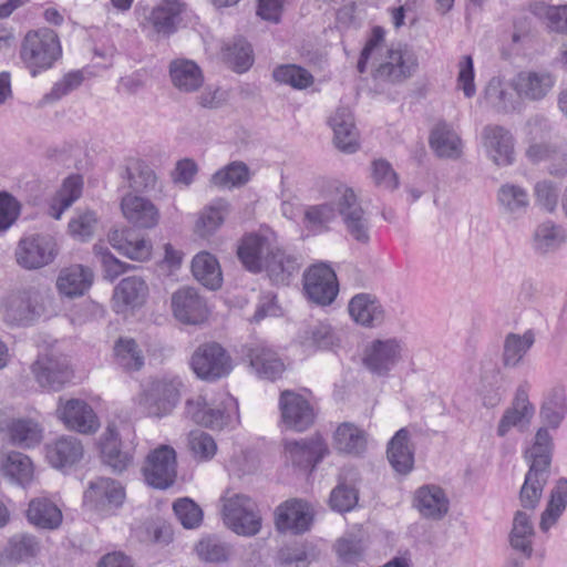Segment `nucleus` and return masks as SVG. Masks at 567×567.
Masks as SVG:
<instances>
[{"instance_id":"7c9ffc66","label":"nucleus","mask_w":567,"mask_h":567,"mask_svg":"<svg viewBox=\"0 0 567 567\" xmlns=\"http://www.w3.org/2000/svg\"><path fill=\"white\" fill-rule=\"evenodd\" d=\"M299 269V264L293 256L287 255L277 245L271 254L266 255V261L262 264V271H266L269 279L279 285H286L289 278Z\"/></svg>"},{"instance_id":"f3484780","label":"nucleus","mask_w":567,"mask_h":567,"mask_svg":"<svg viewBox=\"0 0 567 567\" xmlns=\"http://www.w3.org/2000/svg\"><path fill=\"white\" fill-rule=\"evenodd\" d=\"M0 432L22 447H33L42 441L43 429L33 419H12L7 410H0Z\"/></svg>"},{"instance_id":"4c0bfd02","label":"nucleus","mask_w":567,"mask_h":567,"mask_svg":"<svg viewBox=\"0 0 567 567\" xmlns=\"http://www.w3.org/2000/svg\"><path fill=\"white\" fill-rule=\"evenodd\" d=\"M181 12L182 3L179 1L163 0L152 10L147 21L156 33L168 35L176 30Z\"/></svg>"},{"instance_id":"c9c22d12","label":"nucleus","mask_w":567,"mask_h":567,"mask_svg":"<svg viewBox=\"0 0 567 567\" xmlns=\"http://www.w3.org/2000/svg\"><path fill=\"white\" fill-rule=\"evenodd\" d=\"M250 365L260 379L276 380L285 371L281 359L270 349L254 348L249 351Z\"/></svg>"},{"instance_id":"6ab92c4d","label":"nucleus","mask_w":567,"mask_h":567,"mask_svg":"<svg viewBox=\"0 0 567 567\" xmlns=\"http://www.w3.org/2000/svg\"><path fill=\"white\" fill-rule=\"evenodd\" d=\"M482 140L487 156L497 166H507L514 162V138L511 132L501 125H486Z\"/></svg>"},{"instance_id":"c756f323","label":"nucleus","mask_w":567,"mask_h":567,"mask_svg":"<svg viewBox=\"0 0 567 567\" xmlns=\"http://www.w3.org/2000/svg\"><path fill=\"white\" fill-rule=\"evenodd\" d=\"M169 75L174 87L183 93H193L204 84V74L192 60L176 59L172 61Z\"/></svg>"},{"instance_id":"69168bd1","label":"nucleus","mask_w":567,"mask_h":567,"mask_svg":"<svg viewBox=\"0 0 567 567\" xmlns=\"http://www.w3.org/2000/svg\"><path fill=\"white\" fill-rule=\"evenodd\" d=\"M157 177L152 168L146 165H136L128 171L130 187L136 192H147L156 185Z\"/></svg>"},{"instance_id":"aec40b11","label":"nucleus","mask_w":567,"mask_h":567,"mask_svg":"<svg viewBox=\"0 0 567 567\" xmlns=\"http://www.w3.org/2000/svg\"><path fill=\"white\" fill-rule=\"evenodd\" d=\"M285 451L293 465L305 470H312L329 453L320 434L308 440L288 441L285 443Z\"/></svg>"},{"instance_id":"a878e982","label":"nucleus","mask_w":567,"mask_h":567,"mask_svg":"<svg viewBox=\"0 0 567 567\" xmlns=\"http://www.w3.org/2000/svg\"><path fill=\"white\" fill-rule=\"evenodd\" d=\"M110 245L120 254L132 260L145 261L151 258L152 245L144 238H140L130 228L112 229L107 235Z\"/></svg>"},{"instance_id":"13d9d810","label":"nucleus","mask_w":567,"mask_h":567,"mask_svg":"<svg viewBox=\"0 0 567 567\" xmlns=\"http://www.w3.org/2000/svg\"><path fill=\"white\" fill-rule=\"evenodd\" d=\"M300 340L306 348H328L333 343V331L329 324L318 322L305 329Z\"/></svg>"},{"instance_id":"a19ab883","label":"nucleus","mask_w":567,"mask_h":567,"mask_svg":"<svg viewBox=\"0 0 567 567\" xmlns=\"http://www.w3.org/2000/svg\"><path fill=\"white\" fill-rule=\"evenodd\" d=\"M534 415V408L528 401L526 392H518L513 405L502 417L497 433L504 436L513 426H526Z\"/></svg>"},{"instance_id":"de8ad7c7","label":"nucleus","mask_w":567,"mask_h":567,"mask_svg":"<svg viewBox=\"0 0 567 567\" xmlns=\"http://www.w3.org/2000/svg\"><path fill=\"white\" fill-rule=\"evenodd\" d=\"M2 471L21 485L31 483L34 475V467L30 457L19 452H11L7 455L2 464Z\"/></svg>"},{"instance_id":"cd10ccee","label":"nucleus","mask_w":567,"mask_h":567,"mask_svg":"<svg viewBox=\"0 0 567 567\" xmlns=\"http://www.w3.org/2000/svg\"><path fill=\"white\" fill-rule=\"evenodd\" d=\"M121 208L124 217L136 227L153 228L158 223V209L146 198L128 194L122 198Z\"/></svg>"},{"instance_id":"b1692460","label":"nucleus","mask_w":567,"mask_h":567,"mask_svg":"<svg viewBox=\"0 0 567 567\" xmlns=\"http://www.w3.org/2000/svg\"><path fill=\"white\" fill-rule=\"evenodd\" d=\"M148 286L142 277L123 278L114 288L113 307L117 313L140 308L146 301Z\"/></svg>"},{"instance_id":"7ed1b4c3","label":"nucleus","mask_w":567,"mask_h":567,"mask_svg":"<svg viewBox=\"0 0 567 567\" xmlns=\"http://www.w3.org/2000/svg\"><path fill=\"white\" fill-rule=\"evenodd\" d=\"M60 55V41L51 29L30 31L22 41L20 56L33 76L50 69Z\"/></svg>"},{"instance_id":"39448f33","label":"nucleus","mask_w":567,"mask_h":567,"mask_svg":"<svg viewBox=\"0 0 567 567\" xmlns=\"http://www.w3.org/2000/svg\"><path fill=\"white\" fill-rule=\"evenodd\" d=\"M223 518L238 535L254 536L261 528V517L256 504L247 496L234 494L223 498Z\"/></svg>"},{"instance_id":"bb28decb","label":"nucleus","mask_w":567,"mask_h":567,"mask_svg":"<svg viewBox=\"0 0 567 567\" xmlns=\"http://www.w3.org/2000/svg\"><path fill=\"white\" fill-rule=\"evenodd\" d=\"M94 274L91 268L82 265H72L60 270L56 278L58 291L68 297L83 296L93 284Z\"/></svg>"},{"instance_id":"2eb2a0df","label":"nucleus","mask_w":567,"mask_h":567,"mask_svg":"<svg viewBox=\"0 0 567 567\" xmlns=\"http://www.w3.org/2000/svg\"><path fill=\"white\" fill-rule=\"evenodd\" d=\"M59 419L70 431L80 434H94L100 429V420L94 410L84 401L68 400L56 410Z\"/></svg>"},{"instance_id":"f8f14e48","label":"nucleus","mask_w":567,"mask_h":567,"mask_svg":"<svg viewBox=\"0 0 567 567\" xmlns=\"http://www.w3.org/2000/svg\"><path fill=\"white\" fill-rule=\"evenodd\" d=\"M303 281L307 297L317 305H330L338 295L337 276L333 269L326 264L310 267L305 274Z\"/></svg>"},{"instance_id":"774afa93","label":"nucleus","mask_w":567,"mask_h":567,"mask_svg":"<svg viewBox=\"0 0 567 567\" xmlns=\"http://www.w3.org/2000/svg\"><path fill=\"white\" fill-rule=\"evenodd\" d=\"M20 213L19 202L8 193H0V231L7 230Z\"/></svg>"},{"instance_id":"5701e85b","label":"nucleus","mask_w":567,"mask_h":567,"mask_svg":"<svg viewBox=\"0 0 567 567\" xmlns=\"http://www.w3.org/2000/svg\"><path fill=\"white\" fill-rule=\"evenodd\" d=\"M281 415L290 429L302 432L315 421V412L309 402L298 392H281Z\"/></svg>"},{"instance_id":"c03bdc74","label":"nucleus","mask_w":567,"mask_h":567,"mask_svg":"<svg viewBox=\"0 0 567 567\" xmlns=\"http://www.w3.org/2000/svg\"><path fill=\"white\" fill-rule=\"evenodd\" d=\"M249 179L248 166L244 162L235 161L214 173L210 184L217 188L231 189L246 185Z\"/></svg>"},{"instance_id":"72a5a7b5","label":"nucleus","mask_w":567,"mask_h":567,"mask_svg":"<svg viewBox=\"0 0 567 567\" xmlns=\"http://www.w3.org/2000/svg\"><path fill=\"white\" fill-rule=\"evenodd\" d=\"M430 146L440 157L457 158L462 153V141L445 122H439L430 135Z\"/></svg>"},{"instance_id":"9b49d317","label":"nucleus","mask_w":567,"mask_h":567,"mask_svg":"<svg viewBox=\"0 0 567 567\" xmlns=\"http://www.w3.org/2000/svg\"><path fill=\"white\" fill-rule=\"evenodd\" d=\"M126 498L124 486L112 478L99 477L90 483L84 492V503L92 508L112 514L120 508Z\"/></svg>"},{"instance_id":"6e6d98bb","label":"nucleus","mask_w":567,"mask_h":567,"mask_svg":"<svg viewBox=\"0 0 567 567\" xmlns=\"http://www.w3.org/2000/svg\"><path fill=\"white\" fill-rule=\"evenodd\" d=\"M38 549V543L33 536L21 534L9 539L4 555L9 560L19 561L35 556Z\"/></svg>"},{"instance_id":"680f3d73","label":"nucleus","mask_w":567,"mask_h":567,"mask_svg":"<svg viewBox=\"0 0 567 567\" xmlns=\"http://www.w3.org/2000/svg\"><path fill=\"white\" fill-rule=\"evenodd\" d=\"M334 549L341 563L354 564L361 560L364 548L361 539L354 537H342L337 540Z\"/></svg>"},{"instance_id":"a18cd8bd","label":"nucleus","mask_w":567,"mask_h":567,"mask_svg":"<svg viewBox=\"0 0 567 567\" xmlns=\"http://www.w3.org/2000/svg\"><path fill=\"white\" fill-rule=\"evenodd\" d=\"M534 333L526 331L524 334L508 333L503 346V363L505 367H516L520 363L527 351L534 343Z\"/></svg>"},{"instance_id":"052dcab7","label":"nucleus","mask_w":567,"mask_h":567,"mask_svg":"<svg viewBox=\"0 0 567 567\" xmlns=\"http://www.w3.org/2000/svg\"><path fill=\"white\" fill-rule=\"evenodd\" d=\"M177 519L185 528H196L203 522L202 508L190 498H179L173 504Z\"/></svg>"},{"instance_id":"dca6fc26","label":"nucleus","mask_w":567,"mask_h":567,"mask_svg":"<svg viewBox=\"0 0 567 567\" xmlns=\"http://www.w3.org/2000/svg\"><path fill=\"white\" fill-rule=\"evenodd\" d=\"M31 372L42 388L63 386L73 378L66 360L50 353L38 355L31 364Z\"/></svg>"},{"instance_id":"4468645a","label":"nucleus","mask_w":567,"mask_h":567,"mask_svg":"<svg viewBox=\"0 0 567 567\" xmlns=\"http://www.w3.org/2000/svg\"><path fill=\"white\" fill-rule=\"evenodd\" d=\"M175 318L186 324L203 323L208 317L206 300L193 287H182L172 295Z\"/></svg>"},{"instance_id":"bf43d9fd","label":"nucleus","mask_w":567,"mask_h":567,"mask_svg":"<svg viewBox=\"0 0 567 567\" xmlns=\"http://www.w3.org/2000/svg\"><path fill=\"white\" fill-rule=\"evenodd\" d=\"M97 226V217L93 210H79L69 223V233L79 240L93 236Z\"/></svg>"},{"instance_id":"1a4fd4ad","label":"nucleus","mask_w":567,"mask_h":567,"mask_svg":"<svg viewBox=\"0 0 567 567\" xmlns=\"http://www.w3.org/2000/svg\"><path fill=\"white\" fill-rule=\"evenodd\" d=\"M190 364L195 374L205 381L219 380L233 370L230 355L217 342L200 344L193 353Z\"/></svg>"},{"instance_id":"8fccbe9b","label":"nucleus","mask_w":567,"mask_h":567,"mask_svg":"<svg viewBox=\"0 0 567 567\" xmlns=\"http://www.w3.org/2000/svg\"><path fill=\"white\" fill-rule=\"evenodd\" d=\"M274 79L296 90H305L315 82L313 75L305 68L297 64H285L274 70Z\"/></svg>"},{"instance_id":"4be33fe9","label":"nucleus","mask_w":567,"mask_h":567,"mask_svg":"<svg viewBox=\"0 0 567 567\" xmlns=\"http://www.w3.org/2000/svg\"><path fill=\"white\" fill-rule=\"evenodd\" d=\"M555 80L546 71H520L511 81V89L522 100L539 101L553 89Z\"/></svg>"},{"instance_id":"58836bf2","label":"nucleus","mask_w":567,"mask_h":567,"mask_svg":"<svg viewBox=\"0 0 567 567\" xmlns=\"http://www.w3.org/2000/svg\"><path fill=\"white\" fill-rule=\"evenodd\" d=\"M351 318L362 326H374L383 320V310L375 299L370 295L360 293L349 302Z\"/></svg>"},{"instance_id":"e433bc0d","label":"nucleus","mask_w":567,"mask_h":567,"mask_svg":"<svg viewBox=\"0 0 567 567\" xmlns=\"http://www.w3.org/2000/svg\"><path fill=\"white\" fill-rule=\"evenodd\" d=\"M27 516L31 524L45 529L58 528L62 523L61 509L44 497L30 502Z\"/></svg>"},{"instance_id":"4d7b16f0","label":"nucleus","mask_w":567,"mask_h":567,"mask_svg":"<svg viewBox=\"0 0 567 567\" xmlns=\"http://www.w3.org/2000/svg\"><path fill=\"white\" fill-rule=\"evenodd\" d=\"M336 217V209L330 204L309 206L305 210L306 227L315 233L328 229V225Z\"/></svg>"},{"instance_id":"f704fd0d","label":"nucleus","mask_w":567,"mask_h":567,"mask_svg":"<svg viewBox=\"0 0 567 567\" xmlns=\"http://www.w3.org/2000/svg\"><path fill=\"white\" fill-rule=\"evenodd\" d=\"M192 272L198 282L210 290L221 287L223 275L219 262L207 251H200L193 258Z\"/></svg>"},{"instance_id":"c85d7f7f","label":"nucleus","mask_w":567,"mask_h":567,"mask_svg":"<svg viewBox=\"0 0 567 567\" xmlns=\"http://www.w3.org/2000/svg\"><path fill=\"white\" fill-rule=\"evenodd\" d=\"M82 456V443L74 437L61 436L45 446L47 461L59 470L73 466Z\"/></svg>"},{"instance_id":"a211bd4d","label":"nucleus","mask_w":567,"mask_h":567,"mask_svg":"<svg viewBox=\"0 0 567 567\" xmlns=\"http://www.w3.org/2000/svg\"><path fill=\"white\" fill-rule=\"evenodd\" d=\"M276 246L272 235L251 233L243 237L237 255L243 266L251 272H261L266 255L271 254Z\"/></svg>"},{"instance_id":"e2e57ef3","label":"nucleus","mask_w":567,"mask_h":567,"mask_svg":"<svg viewBox=\"0 0 567 567\" xmlns=\"http://www.w3.org/2000/svg\"><path fill=\"white\" fill-rule=\"evenodd\" d=\"M457 87L461 89L467 99L476 93L474 83V64L471 55H463L457 63Z\"/></svg>"},{"instance_id":"ddd939ff","label":"nucleus","mask_w":567,"mask_h":567,"mask_svg":"<svg viewBox=\"0 0 567 567\" xmlns=\"http://www.w3.org/2000/svg\"><path fill=\"white\" fill-rule=\"evenodd\" d=\"M4 316L11 323L21 324L39 315L40 292L33 286L11 291L3 301Z\"/></svg>"},{"instance_id":"412c9836","label":"nucleus","mask_w":567,"mask_h":567,"mask_svg":"<svg viewBox=\"0 0 567 567\" xmlns=\"http://www.w3.org/2000/svg\"><path fill=\"white\" fill-rule=\"evenodd\" d=\"M312 523V513L307 503L289 499L279 505L275 513V524L279 532L305 533Z\"/></svg>"},{"instance_id":"09e8293b","label":"nucleus","mask_w":567,"mask_h":567,"mask_svg":"<svg viewBox=\"0 0 567 567\" xmlns=\"http://www.w3.org/2000/svg\"><path fill=\"white\" fill-rule=\"evenodd\" d=\"M116 362L127 371L140 370L144 365V355L134 339L120 338L114 346Z\"/></svg>"},{"instance_id":"0eeeda50","label":"nucleus","mask_w":567,"mask_h":567,"mask_svg":"<svg viewBox=\"0 0 567 567\" xmlns=\"http://www.w3.org/2000/svg\"><path fill=\"white\" fill-rule=\"evenodd\" d=\"M58 245L50 235L34 234L19 240L14 251L17 264L27 270H35L53 262Z\"/></svg>"},{"instance_id":"423d86ee","label":"nucleus","mask_w":567,"mask_h":567,"mask_svg":"<svg viewBox=\"0 0 567 567\" xmlns=\"http://www.w3.org/2000/svg\"><path fill=\"white\" fill-rule=\"evenodd\" d=\"M404 342L398 338L374 339L363 349L362 364L372 374L386 377L403 360Z\"/></svg>"},{"instance_id":"2f4dec72","label":"nucleus","mask_w":567,"mask_h":567,"mask_svg":"<svg viewBox=\"0 0 567 567\" xmlns=\"http://www.w3.org/2000/svg\"><path fill=\"white\" fill-rule=\"evenodd\" d=\"M185 415L195 423L210 429L221 427L227 417L225 409L212 408L200 394L187 400Z\"/></svg>"},{"instance_id":"864d4df0","label":"nucleus","mask_w":567,"mask_h":567,"mask_svg":"<svg viewBox=\"0 0 567 567\" xmlns=\"http://www.w3.org/2000/svg\"><path fill=\"white\" fill-rule=\"evenodd\" d=\"M187 446L197 462L210 461L217 453V443L212 435L203 431H190Z\"/></svg>"},{"instance_id":"f03ea898","label":"nucleus","mask_w":567,"mask_h":567,"mask_svg":"<svg viewBox=\"0 0 567 567\" xmlns=\"http://www.w3.org/2000/svg\"><path fill=\"white\" fill-rule=\"evenodd\" d=\"M135 427L127 417L116 416L107 423L100 439L103 461L113 470L122 472L134 461Z\"/></svg>"},{"instance_id":"338daca9","label":"nucleus","mask_w":567,"mask_h":567,"mask_svg":"<svg viewBox=\"0 0 567 567\" xmlns=\"http://www.w3.org/2000/svg\"><path fill=\"white\" fill-rule=\"evenodd\" d=\"M83 82V74L80 71L66 73L56 82L51 91L44 96L49 102L58 101L78 89Z\"/></svg>"},{"instance_id":"3c124183","label":"nucleus","mask_w":567,"mask_h":567,"mask_svg":"<svg viewBox=\"0 0 567 567\" xmlns=\"http://www.w3.org/2000/svg\"><path fill=\"white\" fill-rule=\"evenodd\" d=\"M498 202L503 209L509 214H520L529 204L527 192L514 184H504L498 189Z\"/></svg>"},{"instance_id":"0e129e2a","label":"nucleus","mask_w":567,"mask_h":567,"mask_svg":"<svg viewBox=\"0 0 567 567\" xmlns=\"http://www.w3.org/2000/svg\"><path fill=\"white\" fill-rule=\"evenodd\" d=\"M372 178L374 184L384 189L393 190L398 187V175L389 162L379 159L372 163Z\"/></svg>"},{"instance_id":"603ef678","label":"nucleus","mask_w":567,"mask_h":567,"mask_svg":"<svg viewBox=\"0 0 567 567\" xmlns=\"http://www.w3.org/2000/svg\"><path fill=\"white\" fill-rule=\"evenodd\" d=\"M223 56L226 63L238 73L247 71L252 64L251 47L243 39L226 45Z\"/></svg>"},{"instance_id":"79ce46f5","label":"nucleus","mask_w":567,"mask_h":567,"mask_svg":"<svg viewBox=\"0 0 567 567\" xmlns=\"http://www.w3.org/2000/svg\"><path fill=\"white\" fill-rule=\"evenodd\" d=\"M501 78H492L484 91V99L488 105L501 113H508L517 109L518 102Z\"/></svg>"},{"instance_id":"37998d69","label":"nucleus","mask_w":567,"mask_h":567,"mask_svg":"<svg viewBox=\"0 0 567 567\" xmlns=\"http://www.w3.org/2000/svg\"><path fill=\"white\" fill-rule=\"evenodd\" d=\"M333 443L340 452L358 455L365 450L367 439L362 430L352 423L344 422L337 427Z\"/></svg>"},{"instance_id":"20e7f679","label":"nucleus","mask_w":567,"mask_h":567,"mask_svg":"<svg viewBox=\"0 0 567 567\" xmlns=\"http://www.w3.org/2000/svg\"><path fill=\"white\" fill-rule=\"evenodd\" d=\"M334 202L349 235L357 241L367 244L370 239V223L353 189L338 185Z\"/></svg>"},{"instance_id":"6e6552de","label":"nucleus","mask_w":567,"mask_h":567,"mask_svg":"<svg viewBox=\"0 0 567 567\" xmlns=\"http://www.w3.org/2000/svg\"><path fill=\"white\" fill-rule=\"evenodd\" d=\"M146 483L155 488H167L177 476L176 451L166 444L158 445L146 455L143 467Z\"/></svg>"},{"instance_id":"49530a36","label":"nucleus","mask_w":567,"mask_h":567,"mask_svg":"<svg viewBox=\"0 0 567 567\" xmlns=\"http://www.w3.org/2000/svg\"><path fill=\"white\" fill-rule=\"evenodd\" d=\"M567 505V480L557 481L550 493L548 505L542 514L540 528L547 532L563 514Z\"/></svg>"},{"instance_id":"5fc2aeb1","label":"nucleus","mask_w":567,"mask_h":567,"mask_svg":"<svg viewBox=\"0 0 567 567\" xmlns=\"http://www.w3.org/2000/svg\"><path fill=\"white\" fill-rule=\"evenodd\" d=\"M563 241L560 229L550 221L540 224L534 233V248L542 254L556 249Z\"/></svg>"},{"instance_id":"393cba45","label":"nucleus","mask_w":567,"mask_h":567,"mask_svg":"<svg viewBox=\"0 0 567 567\" xmlns=\"http://www.w3.org/2000/svg\"><path fill=\"white\" fill-rule=\"evenodd\" d=\"M329 124L333 131L334 145L339 151L350 154L358 151L359 133L349 107H338L329 118Z\"/></svg>"},{"instance_id":"473e14b6","label":"nucleus","mask_w":567,"mask_h":567,"mask_svg":"<svg viewBox=\"0 0 567 567\" xmlns=\"http://www.w3.org/2000/svg\"><path fill=\"white\" fill-rule=\"evenodd\" d=\"M388 458L392 467L401 474L409 473L414 465V455L410 446L406 429H400L388 444Z\"/></svg>"},{"instance_id":"f257e3e1","label":"nucleus","mask_w":567,"mask_h":567,"mask_svg":"<svg viewBox=\"0 0 567 567\" xmlns=\"http://www.w3.org/2000/svg\"><path fill=\"white\" fill-rule=\"evenodd\" d=\"M551 447L548 431L539 429L533 446L526 453L530 465L520 489V503L525 508H535L542 497L550 465Z\"/></svg>"},{"instance_id":"9d476101","label":"nucleus","mask_w":567,"mask_h":567,"mask_svg":"<svg viewBox=\"0 0 567 567\" xmlns=\"http://www.w3.org/2000/svg\"><path fill=\"white\" fill-rule=\"evenodd\" d=\"M417 66L415 53L406 45L390 48L378 65L374 78L392 83L409 79Z\"/></svg>"},{"instance_id":"ea45409f","label":"nucleus","mask_w":567,"mask_h":567,"mask_svg":"<svg viewBox=\"0 0 567 567\" xmlns=\"http://www.w3.org/2000/svg\"><path fill=\"white\" fill-rule=\"evenodd\" d=\"M420 513L427 517L439 518L447 512L449 502L440 487H420L414 497Z\"/></svg>"}]
</instances>
